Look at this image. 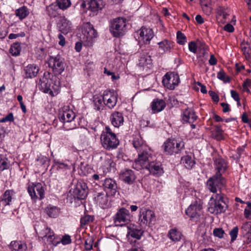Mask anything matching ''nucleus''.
<instances>
[{
	"label": "nucleus",
	"mask_w": 251,
	"mask_h": 251,
	"mask_svg": "<svg viewBox=\"0 0 251 251\" xmlns=\"http://www.w3.org/2000/svg\"><path fill=\"white\" fill-rule=\"evenodd\" d=\"M228 200L223 194L213 195L209 202L208 210L212 214L225 212L228 208Z\"/></svg>",
	"instance_id": "1"
},
{
	"label": "nucleus",
	"mask_w": 251,
	"mask_h": 251,
	"mask_svg": "<svg viewBox=\"0 0 251 251\" xmlns=\"http://www.w3.org/2000/svg\"><path fill=\"white\" fill-rule=\"evenodd\" d=\"M38 87L43 92L54 96V93H57L59 89V81L55 76L51 78L49 74H45L39 80Z\"/></svg>",
	"instance_id": "2"
},
{
	"label": "nucleus",
	"mask_w": 251,
	"mask_h": 251,
	"mask_svg": "<svg viewBox=\"0 0 251 251\" xmlns=\"http://www.w3.org/2000/svg\"><path fill=\"white\" fill-rule=\"evenodd\" d=\"M100 142L102 147L107 151L115 149L119 145L116 135L108 126H106L105 130L102 131L100 135Z\"/></svg>",
	"instance_id": "3"
},
{
	"label": "nucleus",
	"mask_w": 251,
	"mask_h": 251,
	"mask_svg": "<svg viewBox=\"0 0 251 251\" xmlns=\"http://www.w3.org/2000/svg\"><path fill=\"white\" fill-rule=\"evenodd\" d=\"M80 39L85 46L91 47L97 37L98 33L90 23H84L82 26Z\"/></svg>",
	"instance_id": "4"
},
{
	"label": "nucleus",
	"mask_w": 251,
	"mask_h": 251,
	"mask_svg": "<svg viewBox=\"0 0 251 251\" xmlns=\"http://www.w3.org/2000/svg\"><path fill=\"white\" fill-rule=\"evenodd\" d=\"M151 150L148 147H145L143 151L139 152L138 157L135 160L132 167L138 171L145 169L151 162Z\"/></svg>",
	"instance_id": "5"
},
{
	"label": "nucleus",
	"mask_w": 251,
	"mask_h": 251,
	"mask_svg": "<svg viewBox=\"0 0 251 251\" xmlns=\"http://www.w3.org/2000/svg\"><path fill=\"white\" fill-rule=\"evenodd\" d=\"M109 30L113 36L115 37L123 36L127 30L126 19L121 17L113 19L110 22Z\"/></svg>",
	"instance_id": "6"
},
{
	"label": "nucleus",
	"mask_w": 251,
	"mask_h": 251,
	"mask_svg": "<svg viewBox=\"0 0 251 251\" xmlns=\"http://www.w3.org/2000/svg\"><path fill=\"white\" fill-rule=\"evenodd\" d=\"M226 183V179L219 173H216L208 180L207 186L213 193L222 194L221 190L225 186Z\"/></svg>",
	"instance_id": "7"
},
{
	"label": "nucleus",
	"mask_w": 251,
	"mask_h": 251,
	"mask_svg": "<svg viewBox=\"0 0 251 251\" xmlns=\"http://www.w3.org/2000/svg\"><path fill=\"white\" fill-rule=\"evenodd\" d=\"M28 193L31 199L34 201L41 200L45 197L44 185L40 182L30 183L27 188Z\"/></svg>",
	"instance_id": "8"
},
{
	"label": "nucleus",
	"mask_w": 251,
	"mask_h": 251,
	"mask_svg": "<svg viewBox=\"0 0 251 251\" xmlns=\"http://www.w3.org/2000/svg\"><path fill=\"white\" fill-rule=\"evenodd\" d=\"M184 147V142L176 139H168L162 146L164 151L167 154H172L174 153H177Z\"/></svg>",
	"instance_id": "9"
},
{
	"label": "nucleus",
	"mask_w": 251,
	"mask_h": 251,
	"mask_svg": "<svg viewBox=\"0 0 251 251\" xmlns=\"http://www.w3.org/2000/svg\"><path fill=\"white\" fill-rule=\"evenodd\" d=\"M48 64L51 68L55 75H60L64 70L65 63L63 58L60 55L50 56Z\"/></svg>",
	"instance_id": "10"
},
{
	"label": "nucleus",
	"mask_w": 251,
	"mask_h": 251,
	"mask_svg": "<svg viewBox=\"0 0 251 251\" xmlns=\"http://www.w3.org/2000/svg\"><path fill=\"white\" fill-rule=\"evenodd\" d=\"M39 238H41L47 244L52 245L53 246L56 235H55L53 230L50 228L44 226L41 229L37 231Z\"/></svg>",
	"instance_id": "11"
},
{
	"label": "nucleus",
	"mask_w": 251,
	"mask_h": 251,
	"mask_svg": "<svg viewBox=\"0 0 251 251\" xmlns=\"http://www.w3.org/2000/svg\"><path fill=\"white\" fill-rule=\"evenodd\" d=\"M75 117V113L72 110L69 109L59 112V118L62 122L64 123L63 128L65 129V130H68L76 128L75 125H74L70 127H68L67 126V124L73 121Z\"/></svg>",
	"instance_id": "12"
},
{
	"label": "nucleus",
	"mask_w": 251,
	"mask_h": 251,
	"mask_svg": "<svg viewBox=\"0 0 251 251\" xmlns=\"http://www.w3.org/2000/svg\"><path fill=\"white\" fill-rule=\"evenodd\" d=\"M152 60L149 52V50L142 51L140 53L138 63L139 67L143 68V70H148L152 66Z\"/></svg>",
	"instance_id": "13"
},
{
	"label": "nucleus",
	"mask_w": 251,
	"mask_h": 251,
	"mask_svg": "<svg viewBox=\"0 0 251 251\" xmlns=\"http://www.w3.org/2000/svg\"><path fill=\"white\" fill-rule=\"evenodd\" d=\"M130 216L129 211L125 208H120L116 213L114 221L117 226H123L130 221Z\"/></svg>",
	"instance_id": "14"
},
{
	"label": "nucleus",
	"mask_w": 251,
	"mask_h": 251,
	"mask_svg": "<svg viewBox=\"0 0 251 251\" xmlns=\"http://www.w3.org/2000/svg\"><path fill=\"white\" fill-rule=\"evenodd\" d=\"M105 106L112 109L116 105L118 100V94L113 90H105L103 94Z\"/></svg>",
	"instance_id": "15"
},
{
	"label": "nucleus",
	"mask_w": 251,
	"mask_h": 251,
	"mask_svg": "<svg viewBox=\"0 0 251 251\" xmlns=\"http://www.w3.org/2000/svg\"><path fill=\"white\" fill-rule=\"evenodd\" d=\"M179 82V76L174 73L166 74L162 80L164 86L170 90L174 89Z\"/></svg>",
	"instance_id": "16"
},
{
	"label": "nucleus",
	"mask_w": 251,
	"mask_h": 251,
	"mask_svg": "<svg viewBox=\"0 0 251 251\" xmlns=\"http://www.w3.org/2000/svg\"><path fill=\"white\" fill-rule=\"evenodd\" d=\"M73 193L75 198L84 199L88 193L87 184L82 181H78L75 185Z\"/></svg>",
	"instance_id": "17"
},
{
	"label": "nucleus",
	"mask_w": 251,
	"mask_h": 251,
	"mask_svg": "<svg viewBox=\"0 0 251 251\" xmlns=\"http://www.w3.org/2000/svg\"><path fill=\"white\" fill-rule=\"evenodd\" d=\"M202 209V205L200 202L195 201L191 204L185 210V213L191 219H195L196 221L201 215V211Z\"/></svg>",
	"instance_id": "18"
},
{
	"label": "nucleus",
	"mask_w": 251,
	"mask_h": 251,
	"mask_svg": "<svg viewBox=\"0 0 251 251\" xmlns=\"http://www.w3.org/2000/svg\"><path fill=\"white\" fill-rule=\"evenodd\" d=\"M155 220V215L153 212L151 210H146L142 211L139 217V221L141 226L145 227L149 225Z\"/></svg>",
	"instance_id": "19"
},
{
	"label": "nucleus",
	"mask_w": 251,
	"mask_h": 251,
	"mask_svg": "<svg viewBox=\"0 0 251 251\" xmlns=\"http://www.w3.org/2000/svg\"><path fill=\"white\" fill-rule=\"evenodd\" d=\"M57 26L59 30L64 34L71 32L73 28L72 22L65 17L60 18L57 24Z\"/></svg>",
	"instance_id": "20"
},
{
	"label": "nucleus",
	"mask_w": 251,
	"mask_h": 251,
	"mask_svg": "<svg viewBox=\"0 0 251 251\" xmlns=\"http://www.w3.org/2000/svg\"><path fill=\"white\" fill-rule=\"evenodd\" d=\"M120 178L125 183L131 184L135 181L136 176L132 170L124 169L120 172Z\"/></svg>",
	"instance_id": "21"
},
{
	"label": "nucleus",
	"mask_w": 251,
	"mask_h": 251,
	"mask_svg": "<svg viewBox=\"0 0 251 251\" xmlns=\"http://www.w3.org/2000/svg\"><path fill=\"white\" fill-rule=\"evenodd\" d=\"M104 190L107 193L112 196H114L117 189V185L116 181L111 178H105L102 183Z\"/></svg>",
	"instance_id": "22"
},
{
	"label": "nucleus",
	"mask_w": 251,
	"mask_h": 251,
	"mask_svg": "<svg viewBox=\"0 0 251 251\" xmlns=\"http://www.w3.org/2000/svg\"><path fill=\"white\" fill-rule=\"evenodd\" d=\"M139 40L145 44H148L154 36L153 32L151 28L142 27L140 29Z\"/></svg>",
	"instance_id": "23"
},
{
	"label": "nucleus",
	"mask_w": 251,
	"mask_h": 251,
	"mask_svg": "<svg viewBox=\"0 0 251 251\" xmlns=\"http://www.w3.org/2000/svg\"><path fill=\"white\" fill-rule=\"evenodd\" d=\"M198 118L194 110L192 108H187L182 114V121L183 123H192Z\"/></svg>",
	"instance_id": "24"
},
{
	"label": "nucleus",
	"mask_w": 251,
	"mask_h": 251,
	"mask_svg": "<svg viewBox=\"0 0 251 251\" xmlns=\"http://www.w3.org/2000/svg\"><path fill=\"white\" fill-rule=\"evenodd\" d=\"M143 233V231L141 229L137 228L134 225H130L128 227L127 237L128 240H130V238H134L135 240H139L141 238Z\"/></svg>",
	"instance_id": "25"
},
{
	"label": "nucleus",
	"mask_w": 251,
	"mask_h": 251,
	"mask_svg": "<svg viewBox=\"0 0 251 251\" xmlns=\"http://www.w3.org/2000/svg\"><path fill=\"white\" fill-rule=\"evenodd\" d=\"M145 169L154 176H160L163 173V168L159 162L151 161Z\"/></svg>",
	"instance_id": "26"
},
{
	"label": "nucleus",
	"mask_w": 251,
	"mask_h": 251,
	"mask_svg": "<svg viewBox=\"0 0 251 251\" xmlns=\"http://www.w3.org/2000/svg\"><path fill=\"white\" fill-rule=\"evenodd\" d=\"M111 124L115 127H119L123 125L124 119L122 113L115 111L110 116Z\"/></svg>",
	"instance_id": "27"
},
{
	"label": "nucleus",
	"mask_w": 251,
	"mask_h": 251,
	"mask_svg": "<svg viewBox=\"0 0 251 251\" xmlns=\"http://www.w3.org/2000/svg\"><path fill=\"white\" fill-rule=\"evenodd\" d=\"M39 71V67L35 64H29L24 69L25 78H31L35 77Z\"/></svg>",
	"instance_id": "28"
},
{
	"label": "nucleus",
	"mask_w": 251,
	"mask_h": 251,
	"mask_svg": "<svg viewBox=\"0 0 251 251\" xmlns=\"http://www.w3.org/2000/svg\"><path fill=\"white\" fill-rule=\"evenodd\" d=\"M166 107V102L162 99H154L151 103L152 113H156L162 111Z\"/></svg>",
	"instance_id": "29"
},
{
	"label": "nucleus",
	"mask_w": 251,
	"mask_h": 251,
	"mask_svg": "<svg viewBox=\"0 0 251 251\" xmlns=\"http://www.w3.org/2000/svg\"><path fill=\"white\" fill-rule=\"evenodd\" d=\"M94 200L99 206L102 208H105L107 206L108 199L107 195L103 193H98L94 197Z\"/></svg>",
	"instance_id": "30"
},
{
	"label": "nucleus",
	"mask_w": 251,
	"mask_h": 251,
	"mask_svg": "<svg viewBox=\"0 0 251 251\" xmlns=\"http://www.w3.org/2000/svg\"><path fill=\"white\" fill-rule=\"evenodd\" d=\"M11 251H27L26 244L20 241H13L9 245Z\"/></svg>",
	"instance_id": "31"
},
{
	"label": "nucleus",
	"mask_w": 251,
	"mask_h": 251,
	"mask_svg": "<svg viewBox=\"0 0 251 251\" xmlns=\"http://www.w3.org/2000/svg\"><path fill=\"white\" fill-rule=\"evenodd\" d=\"M13 195L12 191L6 190L1 197L0 206L4 207L10 205L12 201Z\"/></svg>",
	"instance_id": "32"
},
{
	"label": "nucleus",
	"mask_w": 251,
	"mask_h": 251,
	"mask_svg": "<svg viewBox=\"0 0 251 251\" xmlns=\"http://www.w3.org/2000/svg\"><path fill=\"white\" fill-rule=\"evenodd\" d=\"M215 166L216 173H220L221 176L225 172L226 169V161L222 158L219 157L214 160Z\"/></svg>",
	"instance_id": "33"
},
{
	"label": "nucleus",
	"mask_w": 251,
	"mask_h": 251,
	"mask_svg": "<svg viewBox=\"0 0 251 251\" xmlns=\"http://www.w3.org/2000/svg\"><path fill=\"white\" fill-rule=\"evenodd\" d=\"M45 213L50 218H56L59 214V209L55 206L49 205L45 209Z\"/></svg>",
	"instance_id": "34"
},
{
	"label": "nucleus",
	"mask_w": 251,
	"mask_h": 251,
	"mask_svg": "<svg viewBox=\"0 0 251 251\" xmlns=\"http://www.w3.org/2000/svg\"><path fill=\"white\" fill-rule=\"evenodd\" d=\"M58 9L59 8L55 2L52 3L49 5L46 6V13L50 18H55L58 15Z\"/></svg>",
	"instance_id": "35"
},
{
	"label": "nucleus",
	"mask_w": 251,
	"mask_h": 251,
	"mask_svg": "<svg viewBox=\"0 0 251 251\" xmlns=\"http://www.w3.org/2000/svg\"><path fill=\"white\" fill-rule=\"evenodd\" d=\"M93 102L95 109L98 111L103 110L105 106L102 95L94 96Z\"/></svg>",
	"instance_id": "36"
},
{
	"label": "nucleus",
	"mask_w": 251,
	"mask_h": 251,
	"mask_svg": "<svg viewBox=\"0 0 251 251\" xmlns=\"http://www.w3.org/2000/svg\"><path fill=\"white\" fill-rule=\"evenodd\" d=\"M71 164L66 162H62L58 160H54L53 167L58 171H65L71 169Z\"/></svg>",
	"instance_id": "37"
},
{
	"label": "nucleus",
	"mask_w": 251,
	"mask_h": 251,
	"mask_svg": "<svg viewBox=\"0 0 251 251\" xmlns=\"http://www.w3.org/2000/svg\"><path fill=\"white\" fill-rule=\"evenodd\" d=\"M181 163L187 169L192 168L195 164L194 160L190 155H185L181 157Z\"/></svg>",
	"instance_id": "38"
},
{
	"label": "nucleus",
	"mask_w": 251,
	"mask_h": 251,
	"mask_svg": "<svg viewBox=\"0 0 251 251\" xmlns=\"http://www.w3.org/2000/svg\"><path fill=\"white\" fill-rule=\"evenodd\" d=\"M72 242L71 236L68 234L63 236L61 239H60L58 236L56 235V239L54 241L53 246H56L58 244L61 243L63 245H66Z\"/></svg>",
	"instance_id": "39"
},
{
	"label": "nucleus",
	"mask_w": 251,
	"mask_h": 251,
	"mask_svg": "<svg viewBox=\"0 0 251 251\" xmlns=\"http://www.w3.org/2000/svg\"><path fill=\"white\" fill-rule=\"evenodd\" d=\"M168 237L173 241H178L181 239L182 234L176 228H173L169 230Z\"/></svg>",
	"instance_id": "40"
},
{
	"label": "nucleus",
	"mask_w": 251,
	"mask_h": 251,
	"mask_svg": "<svg viewBox=\"0 0 251 251\" xmlns=\"http://www.w3.org/2000/svg\"><path fill=\"white\" fill-rule=\"evenodd\" d=\"M132 144L137 150L139 151V152L143 151L145 147H147L144 145L143 141L140 137L134 138L132 141Z\"/></svg>",
	"instance_id": "41"
},
{
	"label": "nucleus",
	"mask_w": 251,
	"mask_h": 251,
	"mask_svg": "<svg viewBox=\"0 0 251 251\" xmlns=\"http://www.w3.org/2000/svg\"><path fill=\"white\" fill-rule=\"evenodd\" d=\"M55 2L58 8L63 11L69 8L72 4L71 0H56Z\"/></svg>",
	"instance_id": "42"
},
{
	"label": "nucleus",
	"mask_w": 251,
	"mask_h": 251,
	"mask_svg": "<svg viewBox=\"0 0 251 251\" xmlns=\"http://www.w3.org/2000/svg\"><path fill=\"white\" fill-rule=\"evenodd\" d=\"M29 13L28 9L25 6H23L16 11V15L20 19H25Z\"/></svg>",
	"instance_id": "43"
},
{
	"label": "nucleus",
	"mask_w": 251,
	"mask_h": 251,
	"mask_svg": "<svg viewBox=\"0 0 251 251\" xmlns=\"http://www.w3.org/2000/svg\"><path fill=\"white\" fill-rule=\"evenodd\" d=\"M100 0H91L89 2L88 9L93 12H97L101 8L100 2Z\"/></svg>",
	"instance_id": "44"
},
{
	"label": "nucleus",
	"mask_w": 251,
	"mask_h": 251,
	"mask_svg": "<svg viewBox=\"0 0 251 251\" xmlns=\"http://www.w3.org/2000/svg\"><path fill=\"white\" fill-rule=\"evenodd\" d=\"M158 45L159 49L163 52L169 50L173 46L172 43L167 40L158 43Z\"/></svg>",
	"instance_id": "45"
},
{
	"label": "nucleus",
	"mask_w": 251,
	"mask_h": 251,
	"mask_svg": "<svg viewBox=\"0 0 251 251\" xmlns=\"http://www.w3.org/2000/svg\"><path fill=\"white\" fill-rule=\"evenodd\" d=\"M200 1L203 10L207 14L210 13L212 11V9L210 6L211 0H200Z\"/></svg>",
	"instance_id": "46"
},
{
	"label": "nucleus",
	"mask_w": 251,
	"mask_h": 251,
	"mask_svg": "<svg viewBox=\"0 0 251 251\" xmlns=\"http://www.w3.org/2000/svg\"><path fill=\"white\" fill-rule=\"evenodd\" d=\"M21 46L19 43L13 44L10 49V52L14 56H17L20 54L21 51Z\"/></svg>",
	"instance_id": "47"
},
{
	"label": "nucleus",
	"mask_w": 251,
	"mask_h": 251,
	"mask_svg": "<svg viewBox=\"0 0 251 251\" xmlns=\"http://www.w3.org/2000/svg\"><path fill=\"white\" fill-rule=\"evenodd\" d=\"M10 165L8 159L3 155L0 154V171H3L9 168Z\"/></svg>",
	"instance_id": "48"
},
{
	"label": "nucleus",
	"mask_w": 251,
	"mask_h": 251,
	"mask_svg": "<svg viewBox=\"0 0 251 251\" xmlns=\"http://www.w3.org/2000/svg\"><path fill=\"white\" fill-rule=\"evenodd\" d=\"M176 40L177 43L183 45L186 42V37L181 31H178L176 35Z\"/></svg>",
	"instance_id": "49"
},
{
	"label": "nucleus",
	"mask_w": 251,
	"mask_h": 251,
	"mask_svg": "<svg viewBox=\"0 0 251 251\" xmlns=\"http://www.w3.org/2000/svg\"><path fill=\"white\" fill-rule=\"evenodd\" d=\"M241 49L246 57H249L251 50L250 49L249 45L247 43L242 42L241 44Z\"/></svg>",
	"instance_id": "50"
},
{
	"label": "nucleus",
	"mask_w": 251,
	"mask_h": 251,
	"mask_svg": "<svg viewBox=\"0 0 251 251\" xmlns=\"http://www.w3.org/2000/svg\"><path fill=\"white\" fill-rule=\"evenodd\" d=\"M242 234L251 233V222H247L244 223L241 227Z\"/></svg>",
	"instance_id": "51"
},
{
	"label": "nucleus",
	"mask_w": 251,
	"mask_h": 251,
	"mask_svg": "<svg viewBox=\"0 0 251 251\" xmlns=\"http://www.w3.org/2000/svg\"><path fill=\"white\" fill-rule=\"evenodd\" d=\"M94 219L93 217L91 216L87 215L82 217L80 219V223L81 226H84L88 224L89 223L92 222Z\"/></svg>",
	"instance_id": "52"
},
{
	"label": "nucleus",
	"mask_w": 251,
	"mask_h": 251,
	"mask_svg": "<svg viewBox=\"0 0 251 251\" xmlns=\"http://www.w3.org/2000/svg\"><path fill=\"white\" fill-rule=\"evenodd\" d=\"M217 77L223 81L225 83L229 82L230 81L229 78L226 75L223 71H220L217 74Z\"/></svg>",
	"instance_id": "53"
},
{
	"label": "nucleus",
	"mask_w": 251,
	"mask_h": 251,
	"mask_svg": "<svg viewBox=\"0 0 251 251\" xmlns=\"http://www.w3.org/2000/svg\"><path fill=\"white\" fill-rule=\"evenodd\" d=\"M213 134L217 140H221L223 139V130L219 126H216L215 131Z\"/></svg>",
	"instance_id": "54"
},
{
	"label": "nucleus",
	"mask_w": 251,
	"mask_h": 251,
	"mask_svg": "<svg viewBox=\"0 0 251 251\" xmlns=\"http://www.w3.org/2000/svg\"><path fill=\"white\" fill-rule=\"evenodd\" d=\"M238 232V228L237 226L233 227L232 230L229 232V234L231 237V240L233 241L236 240Z\"/></svg>",
	"instance_id": "55"
},
{
	"label": "nucleus",
	"mask_w": 251,
	"mask_h": 251,
	"mask_svg": "<svg viewBox=\"0 0 251 251\" xmlns=\"http://www.w3.org/2000/svg\"><path fill=\"white\" fill-rule=\"evenodd\" d=\"M93 244V240L92 238H88L85 241V249L86 250H90L92 249Z\"/></svg>",
	"instance_id": "56"
},
{
	"label": "nucleus",
	"mask_w": 251,
	"mask_h": 251,
	"mask_svg": "<svg viewBox=\"0 0 251 251\" xmlns=\"http://www.w3.org/2000/svg\"><path fill=\"white\" fill-rule=\"evenodd\" d=\"M224 234V231L221 228H215L213 230V234L215 236L222 238Z\"/></svg>",
	"instance_id": "57"
},
{
	"label": "nucleus",
	"mask_w": 251,
	"mask_h": 251,
	"mask_svg": "<svg viewBox=\"0 0 251 251\" xmlns=\"http://www.w3.org/2000/svg\"><path fill=\"white\" fill-rule=\"evenodd\" d=\"M14 117L12 113H9L6 117L2 118L0 120V123H5L6 122H13Z\"/></svg>",
	"instance_id": "58"
},
{
	"label": "nucleus",
	"mask_w": 251,
	"mask_h": 251,
	"mask_svg": "<svg viewBox=\"0 0 251 251\" xmlns=\"http://www.w3.org/2000/svg\"><path fill=\"white\" fill-rule=\"evenodd\" d=\"M188 48L191 52L195 53L197 50V46L195 42L193 41L190 42L189 43Z\"/></svg>",
	"instance_id": "59"
},
{
	"label": "nucleus",
	"mask_w": 251,
	"mask_h": 251,
	"mask_svg": "<svg viewBox=\"0 0 251 251\" xmlns=\"http://www.w3.org/2000/svg\"><path fill=\"white\" fill-rule=\"evenodd\" d=\"M209 95L214 102H218L219 100V96L213 91H209Z\"/></svg>",
	"instance_id": "60"
},
{
	"label": "nucleus",
	"mask_w": 251,
	"mask_h": 251,
	"mask_svg": "<svg viewBox=\"0 0 251 251\" xmlns=\"http://www.w3.org/2000/svg\"><path fill=\"white\" fill-rule=\"evenodd\" d=\"M244 240V242L246 244H249L251 243V233H248L247 234H242Z\"/></svg>",
	"instance_id": "61"
},
{
	"label": "nucleus",
	"mask_w": 251,
	"mask_h": 251,
	"mask_svg": "<svg viewBox=\"0 0 251 251\" xmlns=\"http://www.w3.org/2000/svg\"><path fill=\"white\" fill-rule=\"evenodd\" d=\"M25 36V33L24 32H22L18 34H14V33H11L9 36L8 38L10 39H16L17 37H24Z\"/></svg>",
	"instance_id": "62"
},
{
	"label": "nucleus",
	"mask_w": 251,
	"mask_h": 251,
	"mask_svg": "<svg viewBox=\"0 0 251 251\" xmlns=\"http://www.w3.org/2000/svg\"><path fill=\"white\" fill-rule=\"evenodd\" d=\"M231 96L233 99L236 101L239 102L240 101V97L238 94L234 90H231L230 91Z\"/></svg>",
	"instance_id": "63"
},
{
	"label": "nucleus",
	"mask_w": 251,
	"mask_h": 251,
	"mask_svg": "<svg viewBox=\"0 0 251 251\" xmlns=\"http://www.w3.org/2000/svg\"><path fill=\"white\" fill-rule=\"evenodd\" d=\"M58 38L59 39L58 44L61 46H64L65 45V40L64 37L62 35L61 33H60L58 35Z\"/></svg>",
	"instance_id": "64"
}]
</instances>
